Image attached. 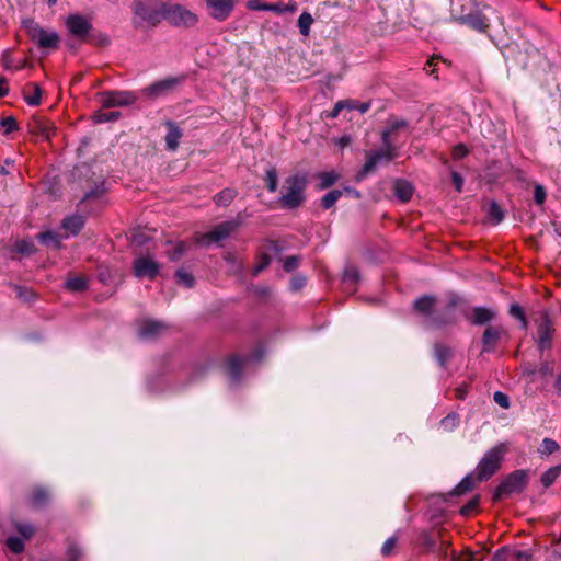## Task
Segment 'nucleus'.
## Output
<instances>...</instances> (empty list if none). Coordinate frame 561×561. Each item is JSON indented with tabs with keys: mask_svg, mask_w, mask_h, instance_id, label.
<instances>
[{
	"mask_svg": "<svg viewBox=\"0 0 561 561\" xmlns=\"http://www.w3.org/2000/svg\"><path fill=\"white\" fill-rule=\"evenodd\" d=\"M507 453V443H499L494 447L490 448L476 467V480L483 482L495 474L500 470Z\"/></svg>",
	"mask_w": 561,
	"mask_h": 561,
	"instance_id": "1",
	"label": "nucleus"
},
{
	"mask_svg": "<svg viewBox=\"0 0 561 561\" xmlns=\"http://www.w3.org/2000/svg\"><path fill=\"white\" fill-rule=\"evenodd\" d=\"M307 178L305 174L296 173L286 178L284 193L279 198L283 208L296 209L305 202V190Z\"/></svg>",
	"mask_w": 561,
	"mask_h": 561,
	"instance_id": "2",
	"label": "nucleus"
},
{
	"mask_svg": "<svg viewBox=\"0 0 561 561\" xmlns=\"http://www.w3.org/2000/svg\"><path fill=\"white\" fill-rule=\"evenodd\" d=\"M529 482V470L518 469L507 474L493 491L492 501L500 502L512 493H522Z\"/></svg>",
	"mask_w": 561,
	"mask_h": 561,
	"instance_id": "3",
	"label": "nucleus"
},
{
	"mask_svg": "<svg viewBox=\"0 0 561 561\" xmlns=\"http://www.w3.org/2000/svg\"><path fill=\"white\" fill-rule=\"evenodd\" d=\"M164 2L160 0H133V13L150 26L158 25L163 20Z\"/></svg>",
	"mask_w": 561,
	"mask_h": 561,
	"instance_id": "4",
	"label": "nucleus"
},
{
	"mask_svg": "<svg viewBox=\"0 0 561 561\" xmlns=\"http://www.w3.org/2000/svg\"><path fill=\"white\" fill-rule=\"evenodd\" d=\"M399 156V149L397 145L382 144V148L377 150H370L366 152V162L359 173V178H364L367 174L375 171L376 167L380 163H389Z\"/></svg>",
	"mask_w": 561,
	"mask_h": 561,
	"instance_id": "5",
	"label": "nucleus"
},
{
	"mask_svg": "<svg viewBox=\"0 0 561 561\" xmlns=\"http://www.w3.org/2000/svg\"><path fill=\"white\" fill-rule=\"evenodd\" d=\"M163 19L176 27H192L198 22V16L181 4H164Z\"/></svg>",
	"mask_w": 561,
	"mask_h": 561,
	"instance_id": "6",
	"label": "nucleus"
},
{
	"mask_svg": "<svg viewBox=\"0 0 561 561\" xmlns=\"http://www.w3.org/2000/svg\"><path fill=\"white\" fill-rule=\"evenodd\" d=\"M436 302L437 299L435 296L424 295L414 301L413 307L419 313L431 318L430 321L434 328H442L446 324L455 323L456 320L451 317L433 316Z\"/></svg>",
	"mask_w": 561,
	"mask_h": 561,
	"instance_id": "7",
	"label": "nucleus"
},
{
	"mask_svg": "<svg viewBox=\"0 0 561 561\" xmlns=\"http://www.w3.org/2000/svg\"><path fill=\"white\" fill-rule=\"evenodd\" d=\"M24 27L33 42L42 48H56L59 36L56 32H47L33 20L24 22Z\"/></svg>",
	"mask_w": 561,
	"mask_h": 561,
	"instance_id": "8",
	"label": "nucleus"
},
{
	"mask_svg": "<svg viewBox=\"0 0 561 561\" xmlns=\"http://www.w3.org/2000/svg\"><path fill=\"white\" fill-rule=\"evenodd\" d=\"M242 225V220L240 219V215L232 220H227L220 222L215 226L213 230L204 233L198 239V242L204 244L208 242H219L227 238H229L240 226Z\"/></svg>",
	"mask_w": 561,
	"mask_h": 561,
	"instance_id": "9",
	"label": "nucleus"
},
{
	"mask_svg": "<svg viewBox=\"0 0 561 561\" xmlns=\"http://www.w3.org/2000/svg\"><path fill=\"white\" fill-rule=\"evenodd\" d=\"M185 80V76L169 77L159 81H156L141 90V93L149 99H157L167 95L175 87L181 84Z\"/></svg>",
	"mask_w": 561,
	"mask_h": 561,
	"instance_id": "10",
	"label": "nucleus"
},
{
	"mask_svg": "<svg viewBox=\"0 0 561 561\" xmlns=\"http://www.w3.org/2000/svg\"><path fill=\"white\" fill-rule=\"evenodd\" d=\"M537 322V345L540 351H545L551 347V340L553 334L552 321L550 319L549 312L547 310H542L539 312Z\"/></svg>",
	"mask_w": 561,
	"mask_h": 561,
	"instance_id": "11",
	"label": "nucleus"
},
{
	"mask_svg": "<svg viewBox=\"0 0 561 561\" xmlns=\"http://www.w3.org/2000/svg\"><path fill=\"white\" fill-rule=\"evenodd\" d=\"M103 107H116L131 105L137 101V96L131 91H105L99 95Z\"/></svg>",
	"mask_w": 561,
	"mask_h": 561,
	"instance_id": "12",
	"label": "nucleus"
},
{
	"mask_svg": "<svg viewBox=\"0 0 561 561\" xmlns=\"http://www.w3.org/2000/svg\"><path fill=\"white\" fill-rule=\"evenodd\" d=\"M409 123L405 119H389L387 127L381 133L382 144L397 145L401 136H408Z\"/></svg>",
	"mask_w": 561,
	"mask_h": 561,
	"instance_id": "13",
	"label": "nucleus"
},
{
	"mask_svg": "<svg viewBox=\"0 0 561 561\" xmlns=\"http://www.w3.org/2000/svg\"><path fill=\"white\" fill-rule=\"evenodd\" d=\"M236 0H205L208 14L218 22H224L232 14Z\"/></svg>",
	"mask_w": 561,
	"mask_h": 561,
	"instance_id": "14",
	"label": "nucleus"
},
{
	"mask_svg": "<svg viewBox=\"0 0 561 561\" xmlns=\"http://www.w3.org/2000/svg\"><path fill=\"white\" fill-rule=\"evenodd\" d=\"M169 331V325L162 321L146 319L140 322L138 336L141 340H154Z\"/></svg>",
	"mask_w": 561,
	"mask_h": 561,
	"instance_id": "15",
	"label": "nucleus"
},
{
	"mask_svg": "<svg viewBox=\"0 0 561 561\" xmlns=\"http://www.w3.org/2000/svg\"><path fill=\"white\" fill-rule=\"evenodd\" d=\"M160 272V264L154 260L140 256L134 261V273L138 278L153 279Z\"/></svg>",
	"mask_w": 561,
	"mask_h": 561,
	"instance_id": "16",
	"label": "nucleus"
},
{
	"mask_svg": "<svg viewBox=\"0 0 561 561\" xmlns=\"http://www.w3.org/2000/svg\"><path fill=\"white\" fill-rule=\"evenodd\" d=\"M454 20L459 24L468 25L472 30L480 33H485L490 26L489 19L478 10L465 15L455 16Z\"/></svg>",
	"mask_w": 561,
	"mask_h": 561,
	"instance_id": "17",
	"label": "nucleus"
},
{
	"mask_svg": "<svg viewBox=\"0 0 561 561\" xmlns=\"http://www.w3.org/2000/svg\"><path fill=\"white\" fill-rule=\"evenodd\" d=\"M66 25L70 34L78 38H84L92 30V24L80 14L69 15Z\"/></svg>",
	"mask_w": 561,
	"mask_h": 561,
	"instance_id": "18",
	"label": "nucleus"
},
{
	"mask_svg": "<svg viewBox=\"0 0 561 561\" xmlns=\"http://www.w3.org/2000/svg\"><path fill=\"white\" fill-rule=\"evenodd\" d=\"M465 317L473 325H484L496 318V311L486 307H474Z\"/></svg>",
	"mask_w": 561,
	"mask_h": 561,
	"instance_id": "19",
	"label": "nucleus"
},
{
	"mask_svg": "<svg viewBox=\"0 0 561 561\" xmlns=\"http://www.w3.org/2000/svg\"><path fill=\"white\" fill-rule=\"evenodd\" d=\"M503 335L505 330L501 325L488 327L482 335V352H492Z\"/></svg>",
	"mask_w": 561,
	"mask_h": 561,
	"instance_id": "20",
	"label": "nucleus"
},
{
	"mask_svg": "<svg viewBox=\"0 0 561 561\" xmlns=\"http://www.w3.org/2000/svg\"><path fill=\"white\" fill-rule=\"evenodd\" d=\"M168 133L165 135V148L169 151H175L179 147L180 140L183 137L182 129L171 121L165 122Z\"/></svg>",
	"mask_w": 561,
	"mask_h": 561,
	"instance_id": "21",
	"label": "nucleus"
},
{
	"mask_svg": "<svg viewBox=\"0 0 561 561\" xmlns=\"http://www.w3.org/2000/svg\"><path fill=\"white\" fill-rule=\"evenodd\" d=\"M30 130L31 133L39 135L45 139H49L55 133V127L44 117H34L30 123Z\"/></svg>",
	"mask_w": 561,
	"mask_h": 561,
	"instance_id": "22",
	"label": "nucleus"
},
{
	"mask_svg": "<svg viewBox=\"0 0 561 561\" xmlns=\"http://www.w3.org/2000/svg\"><path fill=\"white\" fill-rule=\"evenodd\" d=\"M244 362V358L237 355H232L227 359L226 369L233 382H238L240 380Z\"/></svg>",
	"mask_w": 561,
	"mask_h": 561,
	"instance_id": "23",
	"label": "nucleus"
},
{
	"mask_svg": "<svg viewBox=\"0 0 561 561\" xmlns=\"http://www.w3.org/2000/svg\"><path fill=\"white\" fill-rule=\"evenodd\" d=\"M84 226V217L80 215H72L62 220L61 227L70 234H78Z\"/></svg>",
	"mask_w": 561,
	"mask_h": 561,
	"instance_id": "24",
	"label": "nucleus"
},
{
	"mask_svg": "<svg viewBox=\"0 0 561 561\" xmlns=\"http://www.w3.org/2000/svg\"><path fill=\"white\" fill-rule=\"evenodd\" d=\"M414 188L412 184L405 180H397L394 182V195L398 199L405 203L411 199Z\"/></svg>",
	"mask_w": 561,
	"mask_h": 561,
	"instance_id": "25",
	"label": "nucleus"
},
{
	"mask_svg": "<svg viewBox=\"0 0 561 561\" xmlns=\"http://www.w3.org/2000/svg\"><path fill=\"white\" fill-rule=\"evenodd\" d=\"M43 90L37 83H30L24 90V100L31 106L41 104Z\"/></svg>",
	"mask_w": 561,
	"mask_h": 561,
	"instance_id": "26",
	"label": "nucleus"
},
{
	"mask_svg": "<svg viewBox=\"0 0 561 561\" xmlns=\"http://www.w3.org/2000/svg\"><path fill=\"white\" fill-rule=\"evenodd\" d=\"M50 500L48 490L44 488H35L31 495V504L35 508L44 507Z\"/></svg>",
	"mask_w": 561,
	"mask_h": 561,
	"instance_id": "27",
	"label": "nucleus"
},
{
	"mask_svg": "<svg viewBox=\"0 0 561 561\" xmlns=\"http://www.w3.org/2000/svg\"><path fill=\"white\" fill-rule=\"evenodd\" d=\"M434 355L439 365L444 367L451 357V348L447 345L436 343L434 345Z\"/></svg>",
	"mask_w": 561,
	"mask_h": 561,
	"instance_id": "28",
	"label": "nucleus"
},
{
	"mask_svg": "<svg viewBox=\"0 0 561 561\" xmlns=\"http://www.w3.org/2000/svg\"><path fill=\"white\" fill-rule=\"evenodd\" d=\"M561 474V463L554 467L549 468L546 472H543L540 477L541 484L545 488H549L554 483L557 478Z\"/></svg>",
	"mask_w": 561,
	"mask_h": 561,
	"instance_id": "29",
	"label": "nucleus"
},
{
	"mask_svg": "<svg viewBox=\"0 0 561 561\" xmlns=\"http://www.w3.org/2000/svg\"><path fill=\"white\" fill-rule=\"evenodd\" d=\"M237 193L231 188H225L214 196V202L218 206H228L234 199Z\"/></svg>",
	"mask_w": 561,
	"mask_h": 561,
	"instance_id": "30",
	"label": "nucleus"
},
{
	"mask_svg": "<svg viewBox=\"0 0 561 561\" xmlns=\"http://www.w3.org/2000/svg\"><path fill=\"white\" fill-rule=\"evenodd\" d=\"M560 448L559 444L552 438H543L537 451L540 457H548L551 454L558 451Z\"/></svg>",
	"mask_w": 561,
	"mask_h": 561,
	"instance_id": "31",
	"label": "nucleus"
},
{
	"mask_svg": "<svg viewBox=\"0 0 561 561\" xmlns=\"http://www.w3.org/2000/svg\"><path fill=\"white\" fill-rule=\"evenodd\" d=\"M88 287V282L82 276L69 277L66 282V288L70 291L78 293L83 291Z\"/></svg>",
	"mask_w": 561,
	"mask_h": 561,
	"instance_id": "32",
	"label": "nucleus"
},
{
	"mask_svg": "<svg viewBox=\"0 0 561 561\" xmlns=\"http://www.w3.org/2000/svg\"><path fill=\"white\" fill-rule=\"evenodd\" d=\"M488 217L494 225L500 224L504 218V213L495 201L489 203Z\"/></svg>",
	"mask_w": 561,
	"mask_h": 561,
	"instance_id": "33",
	"label": "nucleus"
},
{
	"mask_svg": "<svg viewBox=\"0 0 561 561\" xmlns=\"http://www.w3.org/2000/svg\"><path fill=\"white\" fill-rule=\"evenodd\" d=\"M264 181L270 193H275L278 186V174L275 168L265 171Z\"/></svg>",
	"mask_w": 561,
	"mask_h": 561,
	"instance_id": "34",
	"label": "nucleus"
},
{
	"mask_svg": "<svg viewBox=\"0 0 561 561\" xmlns=\"http://www.w3.org/2000/svg\"><path fill=\"white\" fill-rule=\"evenodd\" d=\"M473 484H474V480H473L472 474H468L455 486V489L453 490V494L454 495L465 494L466 492H469L473 488Z\"/></svg>",
	"mask_w": 561,
	"mask_h": 561,
	"instance_id": "35",
	"label": "nucleus"
},
{
	"mask_svg": "<svg viewBox=\"0 0 561 561\" xmlns=\"http://www.w3.org/2000/svg\"><path fill=\"white\" fill-rule=\"evenodd\" d=\"M313 23V18L310 13L304 12L300 14L298 19V27L299 32L304 36H308L310 33L311 24Z\"/></svg>",
	"mask_w": 561,
	"mask_h": 561,
	"instance_id": "36",
	"label": "nucleus"
},
{
	"mask_svg": "<svg viewBox=\"0 0 561 561\" xmlns=\"http://www.w3.org/2000/svg\"><path fill=\"white\" fill-rule=\"evenodd\" d=\"M318 178L320 180L319 187L324 190L332 186L339 180V174L334 171L321 172Z\"/></svg>",
	"mask_w": 561,
	"mask_h": 561,
	"instance_id": "37",
	"label": "nucleus"
},
{
	"mask_svg": "<svg viewBox=\"0 0 561 561\" xmlns=\"http://www.w3.org/2000/svg\"><path fill=\"white\" fill-rule=\"evenodd\" d=\"M445 432H451L459 425V415L457 413H449L439 423Z\"/></svg>",
	"mask_w": 561,
	"mask_h": 561,
	"instance_id": "38",
	"label": "nucleus"
},
{
	"mask_svg": "<svg viewBox=\"0 0 561 561\" xmlns=\"http://www.w3.org/2000/svg\"><path fill=\"white\" fill-rule=\"evenodd\" d=\"M121 117V113L117 111L110 112H98L93 115V119L98 124L115 122Z\"/></svg>",
	"mask_w": 561,
	"mask_h": 561,
	"instance_id": "39",
	"label": "nucleus"
},
{
	"mask_svg": "<svg viewBox=\"0 0 561 561\" xmlns=\"http://www.w3.org/2000/svg\"><path fill=\"white\" fill-rule=\"evenodd\" d=\"M342 196V191L340 190H332L328 192L321 201V205L324 209H330L334 206V204L337 202V199Z\"/></svg>",
	"mask_w": 561,
	"mask_h": 561,
	"instance_id": "40",
	"label": "nucleus"
},
{
	"mask_svg": "<svg viewBox=\"0 0 561 561\" xmlns=\"http://www.w3.org/2000/svg\"><path fill=\"white\" fill-rule=\"evenodd\" d=\"M175 279L179 284H182L186 288H191L194 285V277L183 268H180L175 272Z\"/></svg>",
	"mask_w": 561,
	"mask_h": 561,
	"instance_id": "41",
	"label": "nucleus"
},
{
	"mask_svg": "<svg viewBox=\"0 0 561 561\" xmlns=\"http://www.w3.org/2000/svg\"><path fill=\"white\" fill-rule=\"evenodd\" d=\"M37 239L44 244H54L55 248L60 247V239L55 232H42L37 236Z\"/></svg>",
	"mask_w": 561,
	"mask_h": 561,
	"instance_id": "42",
	"label": "nucleus"
},
{
	"mask_svg": "<svg viewBox=\"0 0 561 561\" xmlns=\"http://www.w3.org/2000/svg\"><path fill=\"white\" fill-rule=\"evenodd\" d=\"M83 556L81 548L77 543H70L66 550L67 561H79Z\"/></svg>",
	"mask_w": 561,
	"mask_h": 561,
	"instance_id": "43",
	"label": "nucleus"
},
{
	"mask_svg": "<svg viewBox=\"0 0 561 561\" xmlns=\"http://www.w3.org/2000/svg\"><path fill=\"white\" fill-rule=\"evenodd\" d=\"M7 546L13 553H20L24 550V540L19 537H9Z\"/></svg>",
	"mask_w": 561,
	"mask_h": 561,
	"instance_id": "44",
	"label": "nucleus"
},
{
	"mask_svg": "<svg viewBox=\"0 0 561 561\" xmlns=\"http://www.w3.org/2000/svg\"><path fill=\"white\" fill-rule=\"evenodd\" d=\"M300 265V257L297 255H290L285 257L283 263V268L290 273L294 272Z\"/></svg>",
	"mask_w": 561,
	"mask_h": 561,
	"instance_id": "45",
	"label": "nucleus"
},
{
	"mask_svg": "<svg viewBox=\"0 0 561 561\" xmlns=\"http://www.w3.org/2000/svg\"><path fill=\"white\" fill-rule=\"evenodd\" d=\"M271 263V257L263 253L259 256L257 263L255 264L253 268V275H259L263 270H265Z\"/></svg>",
	"mask_w": 561,
	"mask_h": 561,
	"instance_id": "46",
	"label": "nucleus"
},
{
	"mask_svg": "<svg viewBox=\"0 0 561 561\" xmlns=\"http://www.w3.org/2000/svg\"><path fill=\"white\" fill-rule=\"evenodd\" d=\"M14 250L18 253L31 254L34 251V244L27 240H20L15 243Z\"/></svg>",
	"mask_w": 561,
	"mask_h": 561,
	"instance_id": "47",
	"label": "nucleus"
},
{
	"mask_svg": "<svg viewBox=\"0 0 561 561\" xmlns=\"http://www.w3.org/2000/svg\"><path fill=\"white\" fill-rule=\"evenodd\" d=\"M538 373L541 375V377H551L554 374V362L553 360H545L541 363Z\"/></svg>",
	"mask_w": 561,
	"mask_h": 561,
	"instance_id": "48",
	"label": "nucleus"
},
{
	"mask_svg": "<svg viewBox=\"0 0 561 561\" xmlns=\"http://www.w3.org/2000/svg\"><path fill=\"white\" fill-rule=\"evenodd\" d=\"M510 314L514 318H517L522 321L523 328L527 327V320L524 313V310L520 306L514 304L510 307Z\"/></svg>",
	"mask_w": 561,
	"mask_h": 561,
	"instance_id": "49",
	"label": "nucleus"
},
{
	"mask_svg": "<svg viewBox=\"0 0 561 561\" xmlns=\"http://www.w3.org/2000/svg\"><path fill=\"white\" fill-rule=\"evenodd\" d=\"M396 545H397V538L394 536L388 538L382 547H381V554L383 557H389L393 553L394 551V548H396Z\"/></svg>",
	"mask_w": 561,
	"mask_h": 561,
	"instance_id": "50",
	"label": "nucleus"
},
{
	"mask_svg": "<svg viewBox=\"0 0 561 561\" xmlns=\"http://www.w3.org/2000/svg\"><path fill=\"white\" fill-rule=\"evenodd\" d=\"M0 125L4 128V134H10L18 129V123L12 116L2 118Z\"/></svg>",
	"mask_w": 561,
	"mask_h": 561,
	"instance_id": "51",
	"label": "nucleus"
},
{
	"mask_svg": "<svg viewBox=\"0 0 561 561\" xmlns=\"http://www.w3.org/2000/svg\"><path fill=\"white\" fill-rule=\"evenodd\" d=\"M359 278L358 271L355 267H348L345 270L343 280L354 285Z\"/></svg>",
	"mask_w": 561,
	"mask_h": 561,
	"instance_id": "52",
	"label": "nucleus"
},
{
	"mask_svg": "<svg viewBox=\"0 0 561 561\" xmlns=\"http://www.w3.org/2000/svg\"><path fill=\"white\" fill-rule=\"evenodd\" d=\"M469 153L468 148L463 144H458L453 148L451 157L455 160H460Z\"/></svg>",
	"mask_w": 561,
	"mask_h": 561,
	"instance_id": "53",
	"label": "nucleus"
},
{
	"mask_svg": "<svg viewBox=\"0 0 561 561\" xmlns=\"http://www.w3.org/2000/svg\"><path fill=\"white\" fill-rule=\"evenodd\" d=\"M494 401L503 409L510 408V398L502 391H496L493 394Z\"/></svg>",
	"mask_w": 561,
	"mask_h": 561,
	"instance_id": "54",
	"label": "nucleus"
},
{
	"mask_svg": "<svg viewBox=\"0 0 561 561\" xmlns=\"http://www.w3.org/2000/svg\"><path fill=\"white\" fill-rule=\"evenodd\" d=\"M344 107H348V108H354L351 104H350V101H339L334 107L332 108V111L328 114V117L330 118H335L339 116L340 112L344 108Z\"/></svg>",
	"mask_w": 561,
	"mask_h": 561,
	"instance_id": "55",
	"label": "nucleus"
},
{
	"mask_svg": "<svg viewBox=\"0 0 561 561\" xmlns=\"http://www.w3.org/2000/svg\"><path fill=\"white\" fill-rule=\"evenodd\" d=\"M480 503V496L476 495L473 496L465 506L461 507L460 513L462 515H468L470 512L476 510Z\"/></svg>",
	"mask_w": 561,
	"mask_h": 561,
	"instance_id": "56",
	"label": "nucleus"
},
{
	"mask_svg": "<svg viewBox=\"0 0 561 561\" xmlns=\"http://www.w3.org/2000/svg\"><path fill=\"white\" fill-rule=\"evenodd\" d=\"M546 196H547V193H546V190L542 185H536L535 188H534V201L537 205H541L543 204V202L546 201Z\"/></svg>",
	"mask_w": 561,
	"mask_h": 561,
	"instance_id": "57",
	"label": "nucleus"
},
{
	"mask_svg": "<svg viewBox=\"0 0 561 561\" xmlns=\"http://www.w3.org/2000/svg\"><path fill=\"white\" fill-rule=\"evenodd\" d=\"M16 530L23 537V539H30L34 533V528L30 524H18Z\"/></svg>",
	"mask_w": 561,
	"mask_h": 561,
	"instance_id": "58",
	"label": "nucleus"
},
{
	"mask_svg": "<svg viewBox=\"0 0 561 561\" xmlns=\"http://www.w3.org/2000/svg\"><path fill=\"white\" fill-rule=\"evenodd\" d=\"M245 7L251 11H266L267 3L261 0H248Z\"/></svg>",
	"mask_w": 561,
	"mask_h": 561,
	"instance_id": "59",
	"label": "nucleus"
},
{
	"mask_svg": "<svg viewBox=\"0 0 561 561\" xmlns=\"http://www.w3.org/2000/svg\"><path fill=\"white\" fill-rule=\"evenodd\" d=\"M421 545L426 550H433L436 547V539L430 534H423L421 537Z\"/></svg>",
	"mask_w": 561,
	"mask_h": 561,
	"instance_id": "60",
	"label": "nucleus"
},
{
	"mask_svg": "<svg viewBox=\"0 0 561 561\" xmlns=\"http://www.w3.org/2000/svg\"><path fill=\"white\" fill-rule=\"evenodd\" d=\"M511 559L513 561H530L531 560V554L527 551H514L512 554H511Z\"/></svg>",
	"mask_w": 561,
	"mask_h": 561,
	"instance_id": "61",
	"label": "nucleus"
},
{
	"mask_svg": "<svg viewBox=\"0 0 561 561\" xmlns=\"http://www.w3.org/2000/svg\"><path fill=\"white\" fill-rule=\"evenodd\" d=\"M185 250H186V245L183 242L178 243L175 245L173 252L170 254V259L172 261L179 260L183 255Z\"/></svg>",
	"mask_w": 561,
	"mask_h": 561,
	"instance_id": "62",
	"label": "nucleus"
},
{
	"mask_svg": "<svg viewBox=\"0 0 561 561\" xmlns=\"http://www.w3.org/2000/svg\"><path fill=\"white\" fill-rule=\"evenodd\" d=\"M461 302V298L456 294H451L448 298V302L446 305V312H449L454 308H456Z\"/></svg>",
	"mask_w": 561,
	"mask_h": 561,
	"instance_id": "63",
	"label": "nucleus"
},
{
	"mask_svg": "<svg viewBox=\"0 0 561 561\" xmlns=\"http://www.w3.org/2000/svg\"><path fill=\"white\" fill-rule=\"evenodd\" d=\"M451 182L455 185L457 192L462 191L463 179L458 172H451Z\"/></svg>",
	"mask_w": 561,
	"mask_h": 561,
	"instance_id": "64",
	"label": "nucleus"
}]
</instances>
